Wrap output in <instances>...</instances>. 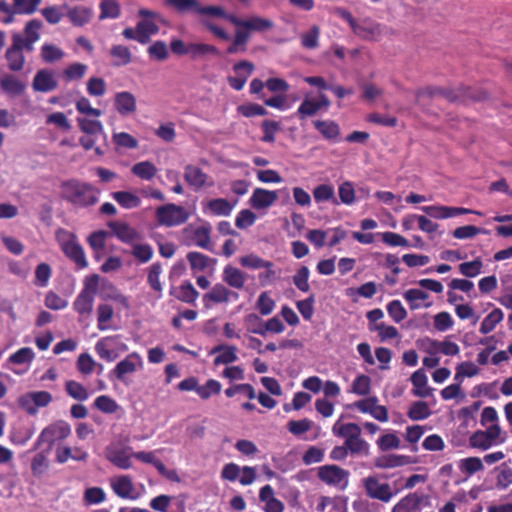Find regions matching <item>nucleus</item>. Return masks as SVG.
Returning a JSON list of instances; mask_svg holds the SVG:
<instances>
[{"instance_id": "f257e3e1", "label": "nucleus", "mask_w": 512, "mask_h": 512, "mask_svg": "<svg viewBox=\"0 0 512 512\" xmlns=\"http://www.w3.org/2000/svg\"><path fill=\"white\" fill-rule=\"evenodd\" d=\"M61 197L75 207L86 208L99 201L100 190L78 179L64 181L60 185Z\"/></svg>"}, {"instance_id": "f03ea898", "label": "nucleus", "mask_w": 512, "mask_h": 512, "mask_svg": "<svg viewBox=\"0 0 512 512\" xmlns=\"http://www.w3.org/2000/svg\"><path fill=\"white\" fill-rule=\"evenodd\" d=\"M56 239L62 252L73 261L79 269H84L88 266L85 252L75 234L60 228L56 232Z\"/></svg>"}, {"instance_id": "7ed1b4c3", "label": "nucleus", "mask_w": 512, "mask_h": 512, "mask_svg": "<svg viewBox=\"0 0 512 512\" xmlns=\"http://www.w3.org/2000/svg\"><path fill=\"white\" fill-rule=\"evenodd\" d=\"M71 434V426L64 420H57L46 426L37 437L33 450L40 449L46 445V452L52 450L53 445L57 441H62L68 438Z\"/></svg>"}, {"instance_id": "20e7f679", "label": "nucleus", "mask_w": 512, "mask_h": 512, "mask_svg": "<svg viewBox=\"0 0 512 512\" xmlns=\"http://www.w3.org/2000/svg\"><path fill=\"white\" fill-rule=\"evenodd\" d=\"M190 217L189 212L182 206L169 203L156 209V218L159 224L173 227L185 223Z\"/></svg>"}, {"instance_id": "39448f33", "label": "nucleus", "mask_w": 512, "mask_h": 512, "mask_svg": "<svg viewBox=\"0 0 512 512\" xmlns=\"http://www.w3.org/2000/svg\"><path fill=\"white\" fill-rule=\"evenodd\" d=\"M99 276L94 274L87 278L85 286L73 302L74 310L80 315H89L93 310L94 297Z\"/></svg>"}, {"instance_id": "423d86ee", "label": "nucleus", "mask_w": 512, "mask_h": 512, "mask_svg": "<svg viewBox=\"0 0 512 512\" xmlns=\"http://www.w3.org/2000/svg\"><path fill=\"white\" fill-rule=\"evenodd\" d=\"M462 96H469L476 100H483L486 97L485 93H481L478 97H474L471 94H469L467 88H459L457 90L452 88H444V87H438V86H431L426 87L424 89H420L416 92V98L420 100L423 97H443L449 102H457L460 97Z\"/></svg>"}, {"instance_id": "0eeeda50", "label": "nucleus", "mask_w": 512, "mask_h": 512, "mask_svg": "<svg viewBox=\"0 0 512 512\" xmlns=\"http://www.w3.org/2000/svg\"><path fill=\"white\" fill-rule=\"evenodd\" d=\"M53 400L48 391H31L18 398V405L29 415H36L40 408L47 407Z\"/></svg>"}, {"instance_id": "6e6552de", "label": "nucleus", "mask_w": 512, "mask_h": 512, "mask_svg": "<svg viewBox=\"0 0 512 512\" xmlns=\"http://www.w3.org/2000/svg\"><path fill=\"white\" fill-rule=\"evenodd\" d=\"M349 471L337 465H323L318 468V478L329 486L344 490L348 486Z\"/></svg>"}, {"instance_id": "1a4fd4ad", "label": "nucleus", "mask_w": 512, "mask_h": 512, "mask_svg": "<svg viewBox=\"0 0 512 512\" xmlns=\"http://www.w3.org/2000/svg\"><path fill=\"white\" fill-rule=\"evenodd\" d=\"M430 506V496L416 491L401 498L391 512H420L423 508Z\"/></svg>"}, {"instance_id": "9d476101", "label": "nucleus", "mask_w": 512, "mask_h": 512, "mask_svg": "<svg viewBox=\"0 0 512 512\" xmlns=\"http://www.w3.org/2000/svg\"><path fill=\"white\" fill-rule=\"evenodd\" d=\"M230 23L236 27H241L250 32H264L271 30L274 27L272 20L263 18L258 15H252L246 19H240L234 15L231 17Z\"/></svg>"}, {"instance_id": "9b49d317", "label": "nucleus", "mask_w": 512, "mask_h": 512, "mask_svg": "<svg viewBox=\"0 0 512 512\" xmlns=\"http://www.w3.org/2000/svg\"><path fill=\"white\" fill-rule=\"evenodd\" d=\"M239 293L230 290L222 283H216L209 292L203 295V302L208 307L209 302L213 304L228 303L231 300L237 301Z\"/></svg>"}, {"instance_id": "f8f14e48", "label": "nucleus", "mask_w": 512, "mask_h": 512, "mask_svg": "<svg viewBox=\"0 0 512 512\" xmlns=\"http://www.w3.org/2000/svg\"><path fill=\"white\" fill-rule=\"evenodd\" d=\"M58 80L52 69H40L34 75L32 88L35 92L48 93L58 88Z\"/></svg>"}, {"instance_id": "ddd939ff", "label": "nucleus", "mask_w": 512, "mask_h": 512, "mask_svg": "<svg viewBox=\"0 0 512 512\" xmlns=\"http://www.w3.org/2000/svg\"><path fill=\"white\" fill-rule=\"evenodd\" d=\"M364 487L366 494L373 499L382 502H389L393 497L391 487L388 483H380L374 476H369L364 479Z\"/></svg>"}, {"instance_id": "4468645a", "label": "nucleus", "mask_w": 512, "mask_h": 512, "mask_svg": "<svg viewBox=\"0 0 512 512\" xmlns=\"http://www.w3.org/2000/svg\"><path fill=\"white\" fill-rule=\"evenodd\" d=\"M142 366V359L136 352H133L121 360L110 375H114L118 380L124 381L127 374H132Z\"/></svg>"}, {"instance_id": "2eb2a0df", "label": "nucleus", "mask_w": 512, "mask_h": 512, "mask_svg": "<svg viewBox=\"0 0 512 512\" xmlns=\"http://www.w3.org/2000/svg\"><path fill=\"white\" fill-rule=\"evenodd\" d=\"M113 104L115 110L122 116L133 114L137 109L136 98L128 91L117 92L114 95Z\"/></svg>"}, {"instance_id": "dca6fc26", "label": "nucleus", "mask_w": 512, "mask_h": 512, "mask_svg": "<svg viewBox=\"0 0 512 512\" xmlns=\"http://www.w3.org/2000/svg\"><path fill=\"white\" fill-rule=\"evenodd\" d=\"M190 268L194 273L204 272L208 269L213 270L217 263V259L211 258L201 252L190 251L186 255Z\"/></svg>"}, {"instance_id": "f3484780", "label": "nucleus", "mask_w": 512, "mask_h": 512, "mask_svg": "<svg viewBox=\"0 0 512 512\" xmlns=\"http://www.w3.org/2000/svg\"><path fill=\"white\" fill-rule=\"evenodd\" d=\"M222 280L228 287L241 290L245 286L247 275L239 268L229 264L223 269Z\"/></svg>"}, {"instance_id": "a211bd4d", "label": "nucleus", "mask_w": 512, "mask_h": 512, "mask_svg": "<svg viewBox=\"0 0 512 512\" xmlns=\"http://www.w3.org/2000/svg\"><path fill=\"white\" fill-rule=\"evenodd\" d=\"M277 198L278 196L275 191L256 188L250 197V204L257 210L265 209L273 205Z\"/></svg>"}, {"instance_id": "6ab92c4d", "label": "nucleus", "mask_w": 512, "mask_h": 512, "mask_svg": "<svg viewBox=\"0 0 512 512\" xmlns=\"http://www.w3.org/2000/svg\"><path fill=\"white\" fill-rule=\"evenodd\" d=\"M61 9L66 11L67 17L74 26L80 27L89 23L93 16V10L89 7L76 6L70 8L67 5H63Z\"/></svg>"}, {"instance_id": "aec40b11", "label": "nucleus", "mask_w": 512, "mask_h": 512, "mask_svg": "<svg viewBox=\"0 0 512 512\" xmlns=\"http://www.w3.org/2000/svg\"><path fill=\"white\" fill-rule=\"evenodd\" d=\"M0 88L5 94L18 97L24 93L26 84L13 74H5L0 78Z\"/></svg>"}, {"instance_id": "412c9836", "label": "nucleus", "mask_w": 512, "mask_h": 512, "mask_svg": "<svg viewBox=\"0 0 512 512\" xmlns=\"http://www.w3.org/2000/svg\"><path fill=\"white\" fill-rule=\"evenodd\" d=\"M170 295L181 302L195 304L199 297V292L194 288L190 281H184L178 287H171Z\"/></svg>"}, {"instance_id": "4be33fe9", "label": "nucleus", "mask_w": 512, "mask_h": 512, "mask_svg": "<svg viewBox=\"0 0 512 512\" xmlns=\"http://www.w3.org/2000/svg\"><path fill=\"white\" fill-rule=\"evenodd\" d=\"M109 228L113 234L123 243L132 244L140 239V234L129 224L124 222H111Z\"/></svg>"}, {"instance_id": "5701e85b", "label": "nucleus", "mask_w": 512, "mask_h": 512, "mask_svg": "<svg viewBox=\"0 0 512 512\" xmlns=\"http://www.w3.org/2000/svg\"><path fill=\"white\" fill-rule=\"evenodd\" d=\"M208 178V175L195 165L189 164L184 168V179L195 190L203 188Z\"/></svg>"}, {"instance_id": "b1692460", "label": "nucleus", "mask_w": 512, "mask_h": 512, "mask_svg": "<svg viewBox=\"0 0 512 512\" xmlns=\"http://www.w3.org/2000/svg\"><path fill=\"white\" fill-rule=\"evenodd\" d=\"M7 67L11 72H20L23 70L26 58L24 53L19 49L13 41L5 52Z\"/></svg>"}, {"instance_id": "393cba45", "label": "nucleus", "mask_w": 512, "mask_h": 512, "mask_svg": "<svg viewBox=\"0 0 512 512\" xmlns=\"http://www.w3.org/2000/svg\"><path fill=\"white\" fill-rule=\"evenodd\" d=\"M237 348L232 345L219 344L211 350V354L218 355L214 358V365L219 366L222 364H230L237 361Z\"/></svg>"}, {"instance_id": "a878e982", "label": "nucleus", "mask_w": 512, "mask_h": 512, "mask_svg": "<svg viewBox=\"0 0 512 512\" xmlns=\"http://www.w3.org/2000/svg\"><path fill=\"white\" fill-rule=\"evenodd\" d=\"M352 31L356 36L364 40H374L381 34L380 25L369 20H364L360 23L356 22L352 27Z\"/></svg>"}, {"instance_id": "bb28decb", "label": "nucleus", "mask_w": 512, "mask_h": 512, "mask_svg": "<svg viewBox=\"0 0 512 512\" xmlns=\"http://www.w3.org/2000/svg\"><path fill=\"white\" fill-rule=\"evenodd\" d=\"M427 376L423 369H418L411 375V382L414 386L413 395L426 398L432 394L433 389L427 386Z\"/></svg>"}, {"instance_id": "cd10ccee", "label": "nucleus", "mask_w": 512, "mask_h": 512, "mask_svg": "<svg viewBox=\"0 0 512 512\" xmlns=\"http://www.w3.org/2000/svg\"><path fill=\"white\" fill-rule=\"evenodd\" d=\"M111 487L113 492L120 498L123 499H135L132 495L133 483L129 476L123 475L114 478L111 481Z\"/></svg>"}, {"instance_id": "c85d7f7f", "label": "nucleus", "mask_w": 512, "mask_h": 512, "mask_svg": "<svg viewBox=\"0 0 512 512\" xmlns=\"http://www.w3.org/2000/svg\"><path fill=\"white\" fill-rule=\"evenodd\" d=\"M315 128L329 141H337L340 135L339 125L331 120H316L313 122Z\"/></svg>"}, {"instance_id": "c756f323", "label": "nucleus", "mask_w": 512, "mask_h": 512, "mask_svg": "<svg viewBox=\"0 0 512 512\" xmlns=\"http://www.w3.org/2000/svg\"><path fill=\"white\" fill-rule=\"evenodd\" d=\"M136 28L139 34L138 42L140 44H147L150 42L152 35H155L159 31L158 25L152 19H143L136 24Z\"/></svg>"}, {"instance_id": "7c9ffc66", "label": "nucleus", "mask_w": 512, "mask_h": 512, "mask_svg": "<svg viewBox=\"0 0 512 512\" xmlns=\"http://www.w3.org/2000/svg\"><path fill=\"white\" fill-rule=\"evenodd\" d=\"M458 468L465 474V480H467L475 473L483 471L484 465L482 459L479 457H467L459 460Z\"/></svg>"}, {"instance_id": "2f4dec72", "label": "nucleus", "mask_w": 512, "mask_h": 512, "mask_svg": "<svg viewBox=\"0 0 512 512\" xmlns=\"http://www.w3.org/2000/svg\"><path fill=\"white\" fill-rule=\"evenodd\" d=\"M207 55H219V50L210 44L205 43H189V56L192 60H200Z\"/></svg>"}, {"instance_id": "473e14b6", "label": "nucleus", "mask_w": 512, "mask_h": 512, "mask_svg": "<svg viewBox=\"0 0 512 512\" xmlns=\"http://www.w3.org/2000/svg\"><path fill=\"white\" fill-rule=\"evenodd\" d=\"M111 196L124 209H133L141 205V199L129 191L113 192Z\"/></svg>"}, {"instance_id": "72a5a7b5", "label": "nucleus", "mask_w": 512, "mask_h": 512, "mask_svg": "<svg viewBox=\"0 0 512 512\" xmlns=\"http://www.w3.org/2000/svg\"><path fill=\"white\" fill-rule=\"evenodd\" d=\"M211 226L209 224L202 225L194 230L193 233V242L196 246L208 250L213 251V246L211 244L210 238Z\"/></svg>"}, {"instance_id": "f704fd0d", "label": "nucleus", "mask_w": 512, "mask_h": 512, "mask_svg": "<svg viewBox=\"0 0 512 512\" xmlns=\"http://www.w3.org/2000/svg\"><path fill=\"white\" fill-rule=\"evenodd\" d=\"M65 52L51 43H44L40 49V57L44 63H54L64 58Z\"/></svg>"}, {"instance_id": "c9c22d12", "label": "nucleus", "mask_w": 512, "mask_h": 512, "mask_svg": "<svg viewBox=\"0 0 512 512\" xmlns=\"http://www.w3.org/2000/svg\"><path fill=\"white\" fill-rule=\"evenodd\" d=\"M110 55L113 58L112 65L115 67L126 66L132 61L131 51L124 45L112 46Z\"/></svg>"}, {"instance_id": "e433bc0d", "label": "nucleus", "mask_w": 512, "mask_h": 512, "mask_svg": "<svg viewBox=\"0 0 512 512\" xmlns=\"http://www.w3.org/2000/svg\"><path fill=\"white\" fill-rule=\"evenodd\" d=\"M406 463V456L396 454L381 455L374 460L375 467L380 469L400 467Z\"/></svg>"}, {"instance_id": "4c0bfd02", "label": "nucleus", "mask_w": 512, "mask_h": 512, "mask_svg": "<svg viewBox=\"0 0 512 512\" xmlns=\"http://www.w3.org/2000/svg\"><path fill=\"white\" fill-rule=\"evenodd\" d=\"M166 2L179 13L192 15H198L201 5L199 0H166Z\"/></svg>"}, {"instance_id": "58836bf2", "label": "nucleus", "mask_w": 512, "mask_h": 512, "mask_svg": "<svg viewBox=\"0 0 512 512\" xmlns=\"http://www.w3.org/2000/svg\"><path fill=\"white\" fill-rule=\"evenodd\" d=\"M131 172L140 179L149 181L155 177L157 168L150 161H141L132 166Z\"/></svg>"}, {"instance_id": "ea45409f", "label": "nucleus", "mask_w": 512, "mask_h": 512, "mask_svg": "<svg viewBox=\"0 0 512 512\" xmlns=\"http://www.w3.org/2000/svg\"><path fill=\"white\" fill-rule=\"evenodd\" d=\"M162 273V265L159 262L153 263L148 272L147 282L151 289L157 292V298L162 297L163 287L160 282V275Z\"/></svg>"}, {"instance_id": "a19ab883", "label": "nucleus", "mask_w": 512, "mask_h": 512, "mask_svg": "<svg viewBox=\"0 0 512 512\" xmlns=\"http://www.w3.org/2000/svg\"><path fill=\"white\" fill-rule=\"evenodd\" d=\"M207 207L209 211L217 216H229L234 208V204H231L224 198L212 199L208 202Z\"/></svg>"}, {"instance_id": "79ce46f5", "label": "nucleus", "mask_w": 512, "mask_h": 512, "mask_svg": "<svg viewBox=\"0 0 512 512\" xmlns=\"http://www.w3.org/2000/svg\"><path fill=\"white\" fill-rule=\"evenodd\" d=\"M504 314L501 309L495 308L482 321L479 331L488 334L493 331L498 323L503 320Z\"/></svg>"}, {"instance_id": "37998d69", "label": "nucleus", "mask_w": 512, "mask_h": 512, "mask_svg": "<svg viewBox=\"0 0 512 512\" xmlns=\"http://www.w3.org/2000/svg\"><path fill=\"white\" fill-rule=\"evenodd\" d=\"M77 122L83 133L94 136H105L103 125L99 120L79 117Z\"/></svg>"}, {"instance_id": "c03bdc74", "label": "nucleus", "mask_w": 512, "mask_h": 512, "mask_svg": "<svg viewBox=\"0 0 512 512\" xmlns=\"http://www.w3.org/2000/svg\"><path fill=\"white\" fill-rule=\"evenodd\" d=\"M108 460L121 469H129L132 465L130 456L123 449H112L107 452Z\"/></svg>"}, {"instance_id": "a18cd8bd", "label": "nucleus", "mask_w": 512, "mask_h": 512, "mask_svg": "<svg viewBox=\"0 0 512 512\" xmlns=\"http://www.w3.org/2000/svg\"><path fill=\"white\" fill-rule=\"evenodd\" d=\"M407 415L413 421L425 420L431 415V410L426 402L416 401L410 406Z\"/></svg>"}, {"instance_id": "49530a36", "label": "nucleus", "mask_w": 512, "mask_h": 512, "mask_svg": "<svg viewBox=\"0 0 512 512\" xmlns=\"http://www.w3.org/2000/svg\"><path fill=\"white\" fill-rule=\"evenodd\" d=\"M65 391L71 398L78 401H85L89 398L87 389L75 380L66 381Z\"/></svg>"}, {"instance_id": "de8ad7c7", "label": "nucleus", "mask_w": 512, "mask_h": 512, "mask_svg": "<svg viewBox=\"0 0 512 512\" xmlns=\"http://www.w3.org/2000/svg\"><path fill=\"white\" fill-rule=\"evenodd\" d=\"M239 263L242 267L249 268V269H261V268L273 267L272 262L266 261L255 254H248V255L240 257Z\"/></svg>"}, {"instance_id": "09e8293b", "label": "nucleus", "mask_w": 512, "mask_h": 512, "mask_svg": "<svg viewBox=\"0 0 512 512\" xmlns=\"http://www.w3.org/2000/svg\"><path fill=\"white\" fill-rule=\"evenodd\" d=\"M88 70V66L83 63H72L63 71V78L66 81H77L82 79Z\"/></svg>"}, {"instance_id": "8fccbe9b", "label": "nucleus", "mask_w": 512, "mask_h": 512, "mask_svg": "<svg viewBox=\"0 0 512 512\" xmlns=\"http://www.w3.org/2000/svg\"><path fill=\"white\" fill-rule=\"evenodd\" d=\"M409 221H417L419 229L422 230L423 232H426L429 234L435 232L438 229L437 223L431 221L430 219H428L427 217L422 216V215H415V214L407 215L403 219L402 225L406 226V222H409Z\"/></svg>"}, {"instance_id": "3c124183", "label": "nucleus", "mask_w": 512, "mask_h": 512, "mask_svg": "<svg viewBox=\"0 0 512 512\" xmlns=\"http://www.w3.org/2000/svg\"><path fill=\"white\" fill-rule=\"evenodd\" d=\"M320 111L319 105L315 99L305 97L297 109L299 119L305 120L308 117L315 116Z\"/></svg>"}, {"instance_id": "603ef678", "label": "nucleus", "mask_w": 512, "mask_h": 512, "mask_svg": "<svg viewBox=\"0 0 512 512\" xmlns=\"http://www.w3.org/2000/svg\"><path fill=\"white\" fill-rule=\"evenodd\" d=\"M404 298L412 310L419 309L421 302L429 298V294L421 289H409L404 293Z\"/></svg>"}, {"instance_id": "864d4df0", "label": "nucleus", "mask_w": 512, "mask_h": 512, "mask_svg": "<svg viewBox=\"0 0 512 512\" xmlns=\"http://www.w3.org/2000/svg\"><path fill=\"white\" fill-rule=\"evenodd\" d=\"M105 499L106 493L101 487H89L83 494V503L86 506L100 504Z\"/></svg>"}, {"instance_id": "5fc2aeb1", "label": "nucleus", "mask_w": 512, "mask_h": 512, "mask_svg": "<svg viewBox=\"0 0 512 512\" xmlns=\"http://www.w3.org/2000/svg\"><path fill=\"white\" fill-rule=\"evenodd\" d=\"M198 16L202 17H215V18H223L230 22L231 17H234V14L227 13L221 6L216 5H200Z\"/></svg>"}, {"instance_id": "6e6d98bb", "label": "nucleus", "mask_w": 512, "mask_h": 512, "mask_svg": "<svg viewBox=\"0 0 512 512\" xmlns=\"http://www.w3.org/2000/svg\"><path fill=\"white\" fill-rule=\"evenodd\" d=\"M113 308L109 304H100L97 307V327L100 331L109 329L107 322L113 317Z\"/></svg>"}, {"instance_id": "4d7b16f0", "label": "nucleus", "mask_w": 512, "mask_h": 512, "mask_svg": "<svg viewBox=\"0 0 512 512\" xmlns=\"http://www.w3.org/2000/svg\"><path fill=\"white\" fill-rule=\"evenodd\" d=\"M99 19H116L120 15V6L115 0H103L100 3Z\"/></svg>"}, {"instance_id": "13d9d810", "label": "nucleus", "mask_w": 512, "mask_h": 512, "mask_svg": "<svg viewBox=\"0 0 512 512\" xmlns=\"http://www.w3.org/2000/svg\"><path fill=\"white\" fill-rule=\"evenodd\" d=\"M483 262L480 258L473 261L463 262L459 265V272L468 278H474L482 273Z\"/></svg>"}, {"instance_id": "bf43d9fd", "label": "nucleus", "mask_w": 512, "mask_h": 512, "mask_svg": "<svg viewBox=\"0 0 512 512\" xmlns=\"http://www.w3.org/2000/svg\"><path fill=\"white\" fill-rule=\"evenodd\" d=\"M130 253L140 263H147L152 259L154 251L152 246L149 244H133Z\"/></svg>"}, {"instance_id": "052dcab7", "label": "nucleus", "mask_w": 512, "mask_h": 512, "mask_svg": "<svg viewBox=\"0 0 512 512\" xmlns=\"http://www.w3.org/2000/svg\"><path fill=\"white\" fill-rule=\"evenodd\" d=\"M12 2L13 9L19 15H31L37 10L42 0H12Z\"/></svg>"}, {"instance_id": "680f3d73", "label": "nucleus", "mask_w": 512, "mask_h": 512, "mask_svg": "<svg viewBox=\"0 0 512 512\" xmlns=\"http://www.w3.org/2000/svg\"><path fill=\"white\" fill-rule=\"evenodd\" d=\"M469 445L472 448L486 451L493 446V443L482 430H478L470 436Z\"/></svg>"}, {"instance_id": "e2e57ef3", "label": "nucleus", "mask_w": 512, "mask_h": 512, "mask_svg": "<svg viewBox=\"0 0 512 512\" xmlns=\"http://www.w3.org/2000/svg\"><path fill=\"white\" fill-rule=\"evenodd\" d=\"M371 390V379L367 375L357 376L351 386V392L360 396H366Z\"/></svg>"}, {"instance_id": "0e129e2a", "label": "nucleus", "mask_w": 512, "mask_h": 512, "mask_svg": "<svg viewBox=\"0 0 512 512\" xmlns=\"http://www.w3.org/2000/svg\"><path fill=\"white\" fill-rule=\"evenodd\" d=\"M221 383L217 380L210 379L204 385L199 386L197 394L203 400L209 399L213 394H219L221 392Z\"/></svg>"}, {"instance_id": "69168bd1", "label": "nucleus", "mask_w": 512, "mask_h": 512, "mask_svg": "<svg viewBox=\"0 0 512 512\" xmlns=\"http://www.w3.org/2000/svg\"><path fill=\"white\" fill-rule=\"evenodd\" d=\"M45 123L47 125H55L57 128L64 132L71 130V124L63 112L51 113L46 117Z\"/></svg>"}, {"instance_id": "338daca9", "label": "nucleus", "mask_w": 512, "mask_h": 512, "mask_svg": "<svg viewBox=\"0 0 512 512\" xmlns=\"http://www.w3.org/2000/svg\"><path fill=\"white\" fill-rule=\"evenodd\" d=\"M47 452L46 449L44 451H41L37 453L31 463V470L33 475L39 476L42 475L49 467V462L47 459Z\"/></svg>"}, {"instance_id": "774afa93", "label": "nucleus", "mask_w": 512, "mask_h": 512, "mask_svg": "<svg viewBox=\"0 0 512 512\" xmlns=\"http://www.w3.org/2000/svg\"><path fill=\"white\" fill-rule=\"evenodd\" d=\"M147 52L150 58L155 59L157 61H163L168 58L169 52L168 47L164 41L158 40L151 44Z\"/></svg>"}]
</instances>
